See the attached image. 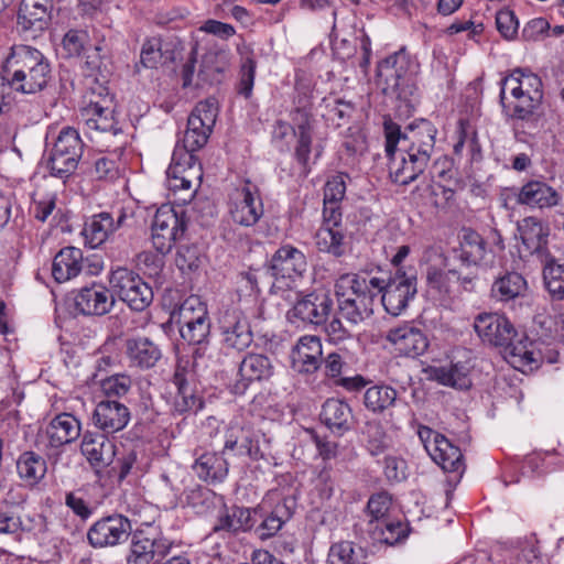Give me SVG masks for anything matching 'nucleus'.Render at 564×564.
Wrapping results in <instances>:
<instances>
[{
  "instance_id": "f257e3e1",
  "label": "nucleus",
  "mask_w": 564,
  "mask_h": 564,
  "mask_svg": "<svg viewBox=\"0 0 564 564\" xmlns=\"http://www.w3.org/2000/svg\"><path fill=\"white\" fill-rule=\"evenodd\" d=\"M383 133L392 182L400 185L412 183L429 165L435 148L436 128L431 121L421 119L401 131L390 116H384Z\"/></svg>"
},
{
  "instance_id": "f03ea898",
  "label": "nucleus",
  "mask_w": 564,
  "mask_h": 564,
  "mask_svg": "<svg viewBox=\"0 0 564 564\" xmlns=\"http://www.w3.org/2000/svg\"><path fill=\"white\" fill-rule=\"evenodd\" d=\"M212 131L196 119H187L184 137L174 148L166 171L167 186L182 204L189 203L200 185L203 171L195 152L207 143Z\"/></svg>"
},
{
  "instance_id": "7ed1b4c3",
  "label": "nucleus",
  "mask_w": 564,
  "mask_h": 564,
  "mask_svg": "<svg viewBox=\"0 0 564 564\" xmlns=\"http://www.w3.org/2000/svg\"><path fill=\"white\" fill-rule=\"evenodd\" d=\"M13 90L21 94L42 91L52 78V68L44 54L29 45H14L3 63Z\"/></svg>"
},
{
  "instance_id": "20e7f679",
  "label": "nucleus",
  "mask_w": 564,
  "mask_h": 564,
  "mask_svg": "<svg viewBox=\"0 0 564 564\" xmlns=\"http://www.w3.org/2000/svg\"><path fill=\"white\" fill-rule=\"evenodd\" d=\"M380 283L378 276L341 274L334 285L340 315L354 325L370 318L377 299L375 288H380Z\"/></svg>"
},
{
  "instance_id": "39448f33",
  "label": "nucleus",
  "mask_w": 564,
  "mask_h": 564,
  "mask_svg": "<svg viewBox=\"0 0 564 564\" xmlns=\"http://www.w3.org/2000/svg\"><path fill=\"white\" fill-rule=\"evenodd\" d=\"M542 98V80L529 69L516 68L501 82L500 101L512 118H529Z\"/></svg>"
},
{
  "instance_id": "423d86ee",
  "label": "nucleus",
  "mask_w": 564,
  "mask_h": 564,
  "mask_svg": "<svg viewBox=\"0 0 564 564\" xmlns=\"http://www.w3.org/2000/svg\"><path fill=\"white\" fill-rule=\"evenodd\" d=\"M180 335L189 346H194L192 364L199 365L204 359L210 337V319L207 306L196 295L185 299L176 313Z\"/></svg>"
},
{
  "instance_id": "0eeeda50",
  "label": "nucleus",
  "mask_w": 564,
  "mask_h": 564,
  "mask_svg": "<svg viewBox=\"0 0 564 564\" xmlns=\"http://www.w3.org/2000/svg\"><path fill=\"white\" fill-rule=\"evenodd\" d=\"M409 66L410 61L404 53H394L379 63L377 76L383 93L395 95L410 109L414 107L416 87Z\"/></svg>"
},
{
  "instance_id": "6e6552de",
  "label": "nucleus",
  "mask_w": 564,
  "mask_h": 564,
  "mask_svg": "<svg viewBox=\"0 0 564 564\" xmlns=\"http://www.w3.org/2000/svg\"><path fill=\"white\" fill-rule=\"evenodd\" d=\"M87 104L80 109L79 118L87 131L105 132L117 135L121 128L115 119L113 100L107 86H89L86 93Z\"/></svg>"
},
{
  "instance_id": "1a4fd4ad",
  "label": "nucleus",
  "mask_w": 564,
  "mask_h": 564,
  "mask_svg": "<svg viewBox=\"0 0 564 564\" xmlns=\"http://www.w3.org/2000/svg\"><path fill=\"white\" fill-rule=\"evenodd\" d=\"M306 270V256L290 243L276 249L268 263V272L274 279L272 288L275 293L296 289V282L302 279Z\"/></svg>"
},
{
  "instance_id": "9d476101",
  "label": "nucleus",
  "mask_w": 564,
  "mask_h": 564,
  "mask_svg": "<svg viewBox=\"0 0 564 564\" xmlns=\"http://www.w3.org/2000/svg\"><path fill=\"white\" fill-rule=\"evenodd\" d=\"M83 152L84 143L78 131L72 127L63 128L46 162L50 175L65 183L77 170Z\"/></svg>"
},
{
  "instance_id": "9b49d317",
  "label": "nucleus",
  "mask_w": 564,
  "mask_h": 564,
  "mask_svg": "<svg viewBox=\"0 0 564 564\" xmlns=\"http://www.w3.org/2000/svg\"><path fill=\"white\" fill-rule=\"evenodd\" d=\"M198 367L188 358H178L172 379L177 389L172 405L174 414L197 413L204 408V400L196 390Z\"/></svg>"
},
{
  "instance_id": "f8f14e48",
  "label": "nucleus",
  "mask_w": 564,
  "mask_h": 564,
  "mask_svg": "<svg viewBox=\"0 0 564 564\" xmlns=\"http://www.w3.org/2000/svg\"><path fill=\"white\" fill-rule=\"evenodd\" d=\"M380 288H375L377 296L381 294L383 308L391 316H400L417 293L416 276L397 269L389 279L379 278Z\"/></svg>"
},
{
  "instance_id": "ddd939ff",
  "label": "nucleus",
  "mask_w": 564,
  "mask_h": 564,
  "mask_svg": "<svg viewBox=\"0 0 564 564\" xmlns=\"http://www.w3.org/2000/svg\"><path fill=\"white\" fill-rule=\"evenodd\" d=\"M109 283L112 292L133 311L142 312L153 301L152 288L128 268L119 267L112 270Z\"/></svg>"
},
{
  "instance_id": "4468645a",
  "label": "nucleus",
  "mask_w": 564,
  "mask_h": 564,
  "mask_svg": "<svg viewBox=\"0 0 564 564\" xmlns=\"http://www.w3.org/2000/svg\"><path fill=\"white\" fill-rule=\"evenodd\" d=\"M293 121L296 123V128L283 120H278L273 126L272 138L274 141H283L290 133L296 135L294 158L301 165L304 175H307L311 172L308 160L313 141L310 115L297 108L294 111Z\"/></svg>"
},
{
  "instance_id": "2eb2a0df",
  "label": "nucleus",
  "mask_w": 564,
  "mask_h": 564,
  "mask_svg": "<svg viewBox=\"0 0 564 564\" xmlns=\"http://www.w3.org/2000/svg\"><path fill=\"white\" fill-rule=\"evenodd\" d=\"M417 435L431 458L446 473L458 476L465 470V464L460 449L453 445L443 434L429 426L420 425Z\"/></svg>"
},
{
  "instance_id": "dca6fc26",
  "label": "nucleus",
  "mask_w": 564,
  "mask_h": 564,
  "mask_svg": "<svg viewBox=\"0 0 564 564\" xmlns=\"http://www.w3.org/2000/svg\"><path fill=\"white\" fill-rule=\"evenodd\" d=\"M187 228L184 213L178 214L171 206H162L154 215L151 240L161 254L169 253L175 242L181 239Z\"/></svg>"
},
{
  "instance_id": "f3484780",
  "label": "nucleus",
  "mask_w": 564,
  "mask_h": 564,
  "mask_svg": "<svg viewBox=\"0 0 564 564\" xmlns=\"http://www.w3.org/2000/svg\"><path fill=\"white\" fill-rule=\"evenodd\" d=\"M264 207L257 185L246 181L232 191L229 199V215L235 224L254 226L263 216Z\"/></svg>"
},
{
  "instance_id": "a211bd4d",
  "label": "nucleus",
  "mask_w": 564,
  "mask_h": 564,
  "mask_svg": "<svg viewBox=\"0 0 564 564\" xmlns=\"http://www.w3.org/2000/svg\"><path fill=\"white\" fill-rule=\"evenodd\" d=\"M131 531V521L122 514L113 513L100 518L89 527L87 541L94 549L113 547L128 541Z\"/></svg>"
},
{
  "instance_id": "6ab92c4d",
  "label": "nucleus",
  "mask_w": 564,
  "mask_h": 564,
  "mask_svg": "<svg viewBox=\"0 0 564 564\" xmlns=\"http://www.w3.org/2000/svg\"><path fill=\"white\" fill-rule=\"evenodd\" d=\"M296 294V301L288 312L289 321L292 323L301 321L307 324L323 325L333 311L334 303L329 293L319 290L305 295Z\"/></svg>"
},
{
  "instance_id": "aec40b11",
  "label": "nucleus",
  "mask_w": 564,
  "mask_h": 564,
  "mask_svg": "<svg viewBox=\"0 0 564 564\" xmlns=\"http://www.w3.org/2000/svg\"><path fill=\"white\" fill-rule=\"evenodd\" d=\"M220 343L224 348L242 351L253 341L247 316L239 310H226L219 317Z\"/></svg>"
},
{
  "instance_id": "412c9836",
  "label": "nucleus",
  "mask_w": 564,
  "mask_h": 564,
  "mask_svg": "<svg viewBox=\"0 0 564 564\" xmlns=\"http://www.w3.org/2000/svg\"><path fill=\"white\" fill-rule=\"evenodd\" d=\"M172 543L160 533L138 530L131 540L128 564H151L165 557Z\"/></svg>"
},
{
  "instance_id": "4be33fe9",
  "label": "nucleus",
  "mask_w": 564,
  "mask_h": 564,
  "mask_svg": "<svg viewBox=\"0 0 564 564\" xmlns=\"http://www.w3.org/2000/svg\"><path fill=\"white\" fill-rule=\"evenodd\" d=\"M474 328L482 343L494 347L510 346L518 336L513 324L502 314L481 313L475 317Z\"/></svg>"
},
{
  "instance_id": "5701e85b",
  "label": "nucleus",
  "mask_w": 564,
  "mask_h": 564,
  "mask_svg": "<svg viewBox=\"0 0 564 564\" xmlns=\"http://www.w3.org/2000/svg\"><path fill=\"white\" fill-rule=\"evenodd\" d=\"M272 502H274L273 508L256 528V532L261 540L275 535L281 530L282 525L292 518L296 507L294 497L283 496L278 490H272L267 495L261 509H263L267 503Z\"/></svg>"
},
{
  "instance_id": "b1692460",
  "label": "nucleus",
  "mask_w": 564,
  "mask_h": 564,
  "mask_svg": "<svg viewBox=\"0 0 564 564\" xmlns=\"http://www.w3.org/2000/svg\"><path fill=\"white\" fill-rule=\"evenodd\" d=\"M261 435L251 426L230 424L225 433L224 453L234 452L237 456H247L252 460L263 458L260 447Z\"/></svg>"
},
{
  "instance_id": "393cba45",
  "label": "nucleus",
  "mask_w": 564,
  "mask_h": 564,
  "mask_svg": "<svg viewBox=\"0 0 564 564\" xmlns=\"http://www.w3.org/2000/svg\"><path fill=\"white\" fill-rule=\"evenodd\" d=\"M53 9L52 0H22L18 11V28L32 37L47 29Z\"/></svg>"
},
{
  "instance_id": "a878e982",
  "label": "nucleus",
  "mask_w": 564,
  "mask_h": 564,
  "mask_svg": "<svg viewBox=\"0 0 564 564\" xmlns=\"http://www.w3.org/2000/svg\"><path fill=\"white\" fill-rule=\"evenodd\" d=\"M274 372L271 359L263 354H248L240 361L238 379L231 386V392L243 394L251 382L269 380Z\"/></svg>"
},
{
  "instance_id": "bb28decb",
  "label": "nucleus",
  "mask_w": 564,
  "mask_h": 564,
  "mask_svg": "<svg viewBox=\"0 0 564 564\" xmlns=\"http://www.w3.org/2000/svg\"><path fill=\"white\" fill-rule=\"evenodd\" d=\"M113 305L112 294L101 284L84 286L74 295L75 310L85 316H102L109 313Z\"/></svg>"
},
{
  "instance_id": "cd10ccee",
  "label": "nucleus",
  "mask_w": 564,
  "mask_h": 564,
  "mask_svg": "<svg viewBox=\"0 0 564 564\" xmlns=\"http://www.w3.org/2000/svg\"><path fill=\"white\" fill-rule=\"evenodd\" d=\"M131 414L128 406L119 400L105 399L99 401L93 412V424L105 434H113L123 430Z\"/></svg>"
},
{
  "instance_id": "c85d7f7f",
  "label": "nucleus",
  "mask_w": 564,
  "mask_h": 564,
  "mask_svg": "<svg viewBox=\"0 0 564 564\" xmlns=\"http://www.w3.org/2000/svg\"><path fill=\"white\" fill-rule=\"evenodd\" d=\"M386 339L399 355L411 358L423 355L429 347V340L423 330L410 324L391 328Z\"/></svg>"
},
{
  "instance_id": "c756f323",
  "label": "nucleus",
  "mask_w": 564,
  "mask_h": 564,
  "mask_svg": "<svg viewBox=\"0 0 564 564\" xmlns=\"http://www.w3.org/2000/svg\"><path fill=\"white\" fill-rule=\"evenodd\" d=\"M80 451L89 465L97 473L108 467L116 456V445L105 433H85L82 440Z\"/></svg>"
},
{
  "instance_id": "7c9ffc66",
  "label": "nucleus",
  "mask_w": 564,
  "mask_h": 564,
  "mask_svg": "<svg viewBox=\"0 0 564 564\" xmlns=\"http://www.w3.org/2000/svg\"><path fill=\"white\" fill-rule=\"evenodd\" d=\"M322 357L321 338L314 335L302 336L291 352L292 368L299 373H314L322 365Z\"/></svg>"
},
{
  "instance_id": "2f4dec72",
  "label": "nucleus",
  "mask_w": 564,
  "mask_h": 564,
  "mask_svg": "<svg viewBox=\"0 0 564 564\" xmlns=\"http://www.w3.org/2000/svg\"><path fill=\"white\" fill-rule=\"evenodd\" d=\"M126 218L124 213H120L116 221L111 214L106 212L91 216L86 220L82 231L85 245L91 249L98 248L124 224Z\"/></svg>"
},
{
  "instance_id": "473e14b6",
  "label": "nucleus",
  "mask_w": 564,
  "mask_h": 564,
  "mask_svg": "<svg viewBox=\"0 0 564 564\" xmlns=\"http://www.w3.org/2000/svg\"><path fill=\"white\" fill-rule=\"evenodd\" d=\"M561 199L562 196L555 188L538 180L529 181L522 185L517 195L518 204L538 209L555 207Z\"/></svg>"
},
{
  "instance_id": "72a5a7b5",
  "label": "nucleus",
  "mask_w": 564,
  "mask_h": 564,
  "mask_svg": "<svg viewBox=\"0 0 564 564\" xmlns=\"http://www.w3.org/2000/svg\"><path fill=\"white\" fill-rule=\"evenodd\" d=\"M126 356L130 367L139 369L153 368L162 357L160 347L147 337L126 340Z\"/></svg>"
},
{
  "instance_id": "f704fd0d",
  "label": "nucleus",
  "mask_w": 564,
  "mask_h": 564,
  "mask_svg": "<svg viewBox=\"0 0 564 564\" xmlns=\"http://www.w3.org/2000/svg\"><path fill=\"white\" fill-rule=\"evenodd\" d=\"M459 258L468 265L482 267H491L495 260L491 251L487 249L485 239L473 229L463 230Z\"/></svg>"
},
{
  "instance_id": "c9c22d12",
  "label": "nucleus",
  "mask_w": 564,
  "mask_h": 564,
  "mask_svg": "<svg viewBox=\"0 0 564 564\" xmlns=\"http://www.w3.org/2000/svg\"><path fill=\"white\" fill-rule=\"evenodd\" d=\"M523 247L539 259L550 254L547 249V228L535 217H525L518 226Z\"/></svg>"
},
{
  "instance_id": "e433bc0d",
  "label": "nucleus",
  "mask_w": 564,
  "mask_h": 564,
  "mask_svg": "<svg viewBox=\"0 0 564 564\" xmlns=\"http://www.w3.org/2000/svg\"><path fill=\"white\" fill-rule=\"evenodd\" d=\"M108 56L109 50L104 39L95 44L93 50L87 51L83 65L87 90L89 86H98V84L106 86L109 70L105 62Z\"/></svg>"
},
{
  "instance_id": "4c0bfd02",
  "label": "nucleus",
  "mask_w": 564,
  "mask_h": 564,
  "mask_svg": "<svg viewBox=\"0 0 564 564\" xmlns=\"http://www.w3.org/2000/svg\"><path fill=\"white\" fill-rule=\"evenodd\" d=\"M80 422L69 413L56 415L46 426L45 434L51 447L70 444L80 436Z\"/></svg>"
},
{
  "instance_id": "58836bf2",
  "label": "nucleus",
  "mask_w": 564,
  "mask_h": 564,
  "mask_svg": "<svg viewBox=\"0 0 564 564\" xmlns=\"http://www.w3.org/2000/svg\"><path fill=\"white\" fill-rule=\"evenodd\" d=\"M83 251L76 247L61 249L53 259L52 275L58 283L76 278L84 269Z\"/></svg>"
},
{
  "instance_id": "ea45409f",
  "label": "nucleus",
  "mask_w": 564,
  "mask_h": 564,
  "mask_svg": "<svg viewBox=\"0 0 564 564\" xmlns=\"http://www.w3.org/2000/svg\"><path fill=\"white\" fill-rule=\"evenodd\" d=\"M256 520L253 519L250 509L245 507L231 506L224 508L219 511L217 522L215 523L213 531L238 533L246 532L254 525Z\"/></svg>"
},
{
  "instance_id": "a19ab883",
  "label": "nucleus",
  "mask_w": 564,
  "mask_h": 564,
  "mask_svg": "<svg viewBox=\"0 0 564 564\" xmlns=\"http://www.w3.org/2000/svg\"><path fill=\"white\" fill-rule=\"evenodd\" d=\"M319 417L330 431L343 434L351 427L352 411L347 402L332 398L324 402Z\"/></svg>"
},
{
  "instance_id": "79ce46f5",
  "label": "nucleus",
  "mask_w": 564,
  "mask_h": 564,
  "mask_svg": "<svg viewBox=\"0 0 564 564\" xmlns=\"http://www.w3.org/2000/svg\"><path fill=\"white\" fill-rule=\"evenodd\" d=\"M469 371L470 366L468 362L457 361L449 366L431 367L430 377L440 384L467 390L471 387Z\"/></svg>"
},
{
  "instance_id": "37998d69",
  "label": "nucleus",
  "mask_w": 564,
  "mask_h": 564,
  "mask_svg": "<svg viewBox=\"0 0 564 564\" xmlns=\"http://www.w3.org/2000/svg\"><path fill=\"white\" fill-rule=\"evenodd\" d=\"M193 469L199 479L217 484L228 475V463L218 453H204L194 463Z\"/></svg>"
},
{
  "instance_id": "c03bdc74",
  "label": "nucleus",
  "mask_w": 564,
  "mask_h": 564,
  "mask_svg": "<svg viewBox=\"0 0 564 564\" xmlns=\"http://www.w3.org/2000/svg\"><path fill=\"white\" fill-rule=\"evenodd\" d=\"M542 263L544 288L552 301L564 300V262L551 253L539 259Z\"/></svg>"
},
{
  "instance_id": "a18cd8bd",
  "label": "nucleus",
  "mask_w": 564,
  "mask_h": 564,
  "mask_svg": "<svg viewBox=\"0 0 564 564\" xmlns=\"http://www.w3.org/2000/svg\"><path fill=\"white\" fill-rule=\"evenodd\" d=\"M527 289V280L520 273L507 272L494 281L490 293L496 301L509 302L524 296Z\"/></svg>"
},
{
  "instance_id": "49530a36",
  "label": "nucleus",
  "mask_w": 564,
  "mask_h": 564,
  "mask_svg": "<svg viewBox=\"0 0 564 564\" xmlns=\"http://www.w3.org/2000/svg\"><path fill=\"white\" fill-rule=\"evenodd\" d=\"M17 470L24 482L34 486L39 484L46 474V460L34 452H24L18 458Z\"/></svg>"
},
{
  "instance_id": "de8ad7c7",
  "label": "nucleus",
  "mask_w": 564,
  "mask_h": 564,
  "mask_svg": "<svg viewBox=\"0 0 564 564\" xmlns=\"http://www.w3.org/2000/svg\"><path fill=\"white\" fill-rule=\"evenodd\" d=\"M315 245L318 251L340 258L346 252L345 232L337 227H321L315 235Z\"/></svg>"
},
{
  "instance_id": "09e8293b",
  "label": "nucleus",
  "mask_w": 564,
  "mask_h": 564,
  "mask_svg": "<svg viewBox=\"0 0 564 564\" xmlns=\"http://www.w3.org/2000/svg\"><path fill=\"white\" fill-rule=\"evenodd\" d=\"M398 392L391 386L376 384L368 388L364 394V404L372 413L380 414L392 408Z\"/></svg>"
},
{
  "instance_id": "8fccbe9b",
  "label": "nucleus",
  "mask_w": 564,
  "mask_h": 564,
  "mask_svg": "<svg viewBox=\"0 0 564 564\" xmlns=\"http://www.w3.org/2000/svg\"><path fill=\"white\" fill-rule=\"evenodd\" d=\"M367 531L373 541L394 545L408 536L409 528L400 520L387 518L382 523L372 525Z\"/></svg>"
},
{
  "instance_id": "3c124183",
  "label": "nucleus",
  "mask_w": 564,
  "mask_h": 564,
  "mask_svg": "<svg viewBox=\"0 0 564 564\" xmlns=\"http://www.w3.org/2000/svg\"><path fill=\"white\" fill-rule=\"evenodd\" d=\"M427 283L440 295L452 297L459 293L460 274L456 270L442 271L430 269Z\"/></svg>"
},
{
  "instance_id": "603ef678",
  "label": "nucleus",
  "mask_w": 564,
  "mask_h": 564,
  "mask_svg": "<svg viewBox=\"0 0 564 564\" xmlns=\"http://www.w3.org/2000/svg\"><path fill=\"white\" fill-rule=\"evenodd\" d=\"M532 346L533 344L528 340L520 339L514 341V339H512L510 346H503L506 359L514 368L536 367L539 365V358L533 349L530 348Z\"/></svg>"
},
{
  "instance_id": "864d4df0",
  "label": "nucleus",
  "mask_w": 564,
  "mask_h": 564,
  "mask_svg": "<svg viewBox=\"0 0 564 564\" xmlns=\"http://www.w3.org/2000/svg\"><path fill=\"white\" fill-rule=\"evenodd\" d=\"M362 549L355 546L352 542L343 541L332 545L327 564H365Z\"/></svg>"
},
{
  "instance_id": "5fc2aeb1",
  "label": "nucleus",
  "mask_w": 564,
  "mask_h": 564,
  "mask_svg": "<svg viewBox=\"0 0 564 564\" xmlns=\"http://www.w3.org/2000/svg\"><path fill=\"white\" fill-rule=\"evenodd\" d=\"M392 501L388 492H378L372 495L366 507V516L368 517L367 529H371L372 525L380 524L387 518H389V510Z\"/></svg>"
},
{
  "instance_id": "6e6d98bb",
  "label": "nucleus",
  "mask_w": 564,
  "mask_h": 564,
  "mask_svg": "<svg viewBox=\"0 0 564 564\" xmlns=\"http://www.w3.org/2000/svg\"><path fill=\"white\" fill-rule=\"evenodd\" d=\"M132 387L129 376L117 373L104 379L100 383L101 391L106 399L118 400L128 394Z\"/></svg>"
},
{
  "instance_id": "4d7b16f0",
  "label": "nucleus",
  "mask_w": 564,
  "mask_h": 564,
  "mask_svg": "<svg viewBox=\"0 0 564 564\" xmlns=\"http://www.w3.org/2000/svg\"><path fill=\"white\" fill-rule=\"evenodd\" d=\"M365 433L367 435V448L372 456L382 454L390 447L389 437L380 424H367Z\"/></svg>"
},
{
  "instance_id": "13d9d810",
  "label": "nucleus",
  "mask_w": 564,
  "mask_h": 564,
  "mask_svg": "<svg viewBox=\"0 0 564 564\" xmlns=\"http://www.w3.org/2000/svg\"><path fill=\"white\" fill-rule=\"evenodd\" d=\"M89 35L85 30L72 29L65 33L62 45L68 57H77L85 51Z\"/></svg>"
},
{
  "instance_id": "bf43d9fd",
  "label": "nucleus",
  "mask_w": 564,
  "mask_h": 564,
  "mask_svg": "<svg viewBox=\"0 0 564 564\" xmlns=\"http://www.w3.org/2000/svg\"><path fill=\"white\" fill-rule=\"evenodd\" d=\"M175 263L182 272L196 270L200 263V252L195 245H181L176 252Z\"/></svg>"
},
{
  "instance_id": "052dcab7",
  "label": "nucleus",
  "mask_w": 564,
  "mask_h": 564,
  "mask_svg": "<svg viewBox=\"0 0 564 564\" xmlns=\"http://www.w3.org/2000/svg\"><path fill=\"white\" fill-rule=\"evenodd\" d=\"M218 108L213 98L199 101L192 110L188 119H196L203 127L213 129L216 123Z\"/></svg>"
},
{
  "instance_id": "680f3d73",
  "label": "nucleus",
  "mask_w": 564,
  "mask_h": 564,
  "mask_svg": "<svg viewBox=\"0 0 564 564\" xmlns=\"http://www.w3.org/2000/svg\"><path fill=\"white\" fill-rule=\"evenodd\" d=\"M257 63L253 58L247 57L240 67V78L237 86V91L245 98H249L252 94L254 84Z\"/></svg>"
},
{
  "instance_id": "e2e57ef3",
  "label": "nucleus",
  "mask_w": 564,
  "mask_h": 564,
  "mask_svg": "<svg viewBox=\"0 0 564 564\" xmlns=\"http://www.w3.org/2000/svg\"><path fill=\"white\" fill-rule=\"evenodd\" d=\"M140 63L145 68H155L159 64H162L161 39L152 37L143 43Z\"/></svg>"
},
{
  "instance_id": "0e129e2a",
  "label": "nucleus",
  "mask_w": 564,
  "mask_h": 564,
  "mask_svg": "<svg viewBox=\"0 0 564 564\" xmlns=\"http://www.w3.org/2000/svg\"><path fill=\"white\" fill-rule=\"evenodd\" d=\"M346 193L345 174L332 176L324 186V203L340 204Z\"/></svg>"
},
{
  "instance_id": "69168bd1",
  "label": "nucleus",
  "mask_w": 564,
  "mask_h": 564,
  "mask_svg": "<svg viewBox=\"0 0 564 564\" xmlns=\"http://www.w3.org/2000/svg\"><path fill=\"white\" fill-rule=\"evenodd\" d=\"M496 24L500 34L507 40L513 39L519 28L518 20L510 10L499 11L496 17Z\"/></svg>"
},
{
  "instance_id": "338daca9",
  "label": "nucleus",
  "mask_w": 564,
  "mask_h": 564,
  "mask_svg": "<svg viewBox=\"0 0 564 564\" xmlns=\"http://www.w3.org/2000/svg\"><path fill=\"white\" fill-rule=\"evenodd\" d=\"M383 463V473L389 481H401L405 479L406 464L402 458L386 456Z\"/></svg>"
},
{
  "instance_id": "774afa93",
  "label": "nucleus",
  "mask_w": 564,
  "mask_h": 564,
  "mask_svg": "<svg viewBox=\"0 0 564 564\" xmlns=\"http://www.w3.org/2000/svg\"><path fill=\"white\" fill-rule=\"evenodd\" d=\"M65 505L83 521L88 520L93 514V509L88 503L73 491L66 494Z\"/></svg>"
}]
</instances>
